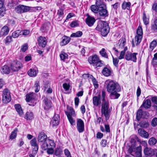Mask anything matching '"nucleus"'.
<instances>
[{
	"instance_id": "obj_1",
	"label": "nucleus",
	"mask_w": 157,
	"mask_h": 157,
	"mask_svg": "<svg viewBox=\"0 0 157 157\" xmlns=\"http://www.w3.org/2000/svg\"><path fill=\"white\" fill-rule=\"evenodd\" d=\"M108 92L110 93V98L112 99H118L120 94L118 93L121 91V88L117 82L112 80H106L105 82Z\"/></svg>"
},
{
	"instance_id": "obj_2",
	"label": "nucleus",
	"mask_w": 157,
	"mask_h": 157,
	"mask_svg": "<svg viewBox=\"0 0 157 157\" xmlns=\"http://www.w3.org/2000/svg\"><path fill=\"white\" fill-rule=\"evenodd\" d=\"M95 29L100 31L102 36H105L109 33L110 28L108 24L106 22L99 21L98 22L97 26Z\"/></svg>"
},
{
	"instance_id": "obj_3",
	"label": "nucleus",
	"mask_w": 157,
	"mask_h": 157,
	"mask_svg": "<svg viewBox=\"0 0 157 157\" xmlns=\"http://www.w3.org/2000/svg\"><path fill=\"white\" fill-rule=\"evenodd\" d=\"M111 109L109 108V103H102L101 108V113L102 115L105 117L106 121L109 119L110 116Z\"/></svg>"
},
{
	"instance_id": "obj_4",
	"label": "nucleus",
	"mask_w": 157,
	"mask_h": 157,
	"mask_svg": "<svg viewBox=\"0 0 157 157\" xmlns=\"http://www.w3.org/2000/svg\"><path fill=\"white\" fill-rule=\"evenodd\" d=\"M8 64L13 71H17L23 67L21 63L17 59H13L9 61Z\"/></svg>"
},
{
	"instance_id": "obj_5",
	"label": "nucleus",
	"mask_w": 157,
	"mask_h": 157,
	"mask_svg": "<svg viewBox=\"0 0 157 157\" xmlns=\"http://www.w3.org/2000/svg\"><path fill=\"white\" fill-rule=\"evenodd\" d=\"M26 100L27 102H29V105L30 106H34L36 103L35 100L36 94L34 93H30L26 95Z\"/></svg>"
},
{
	"instance_id": "obj_6",
	"label": "nucleus",
	"mask_w": 157,
	"mask_h": 157,
	"mask_svg": "<svg viewBox=\"0 0 157 157\" xmlns=\"http://www.w3.org/2000/svg\"><path fill=\"white\" fill-rule=\"evenodd\" d=\"M11 97L10 91L7 89H5L3 92L2 102L4 103H7L10 101Z\"/></svg>"
},
{
	"instance_id": "obj_7",
	"label": "nucleus",
	"mask_w": 157,
	"mask_h": 157,
	"mask_svg": "<svg viewBox=\"0 0 157 157\" xmlns=\"http://www.w3.org/2000/svg\"><path fill=\"white\" fill-rule=\"evenodd\" d=\"M30 7L23 5H19L15 8V11L18 13H21L29 11Z\"/></svg>"
},
{
	"instance_id": "obj_8",
	"label": "nucleus",
	"mask_w": 157,
	"mask_h": 157,
	"mask_svg": "<svg viewBox=\"0 0 157 157\" xmlns=\"http://www.w3.org/2000/svg\"><path fill=\"white\" fill-rule=\"evenodd\" d=\"M38 44L39 47L42 48L45 47L47 43V39L45 37L40 36L37 38Z\"/></svg>"
},
{
	"instance_id": "obj_9",
	"label": "nucleus",
	"mask_w": 157,
	"mask_h": 157,
	"mask_svg": "<svg viewBox=\"0 0 157 157\" xmlns=\"http://www.w3.org/2000/svg\"><path fill=\"white\" fill-rule=\"evenodd\" d=\"M77 128L79 133L83 132L84 130V123L80 119H77Z\"/></svg>"
},
{
	"instance_id": "obj_10",
	"label": "nucleus",
	"mask_w": 157,
	"mask_h": 157,
	"mask_svg": "<svg viewBox=\"0 0 157 157\" xmlns=\"http://www.w3.org/2000/svg\"><path fill=\"white\" fill-rule=\"evenodd\" d=\"M87 16V17L85 19L86 23L89 26L91 27L94 25L96 20L94 17L90 16L88 14Z\"/></svg>"
},
{
	"instance_id": "obj_11",
	"label": "nucleus",
	"mask_w": 157,
	"mask_h": 157,
	"mask_svg": "<svg viewBox=\"0 0 157 157\" xmlns=\"http://www.w3.org/2000/svg\"><path fill=\"white\" fill-rule=\"evenodd\" d=\"M89 63L94 66L101 67L103 65L102 61L100 59H88Z\"/></svg>"
},
{
	"instance_id": "obj_12",
	"label": "nucleus",
	"mask_w": 157,
	"mask_h": 157,
	"mask_svg": "<svg viewBox=\"0 0 157 157\" xmlns=\"http://www.w3.org/2000/svg\"><path fill=\"white\" fill-rule=\"evenodd\" d=\"M101 94H98L97 96H95L93 98V103L94 105L98 106L101 104Z\"/></svg>"
},
{
	"instance_id": "obj_13",
	"label": "nucleus",
	"mask_w": 157,
	"mask_h": 157,
	"mask_svg": "<svg viewBox=\"0 0 157 157\" xmlns=\"http://www.w3.org/2000/svg\"><path fill=\"white\" fill-rule=\"evenodd\" d=\"M151 101L150 99H145L141 105L140 107H144L145 109H149L151 106Z\"/></svg>"
},
{
	"instance_id": "obj_14",
	"label": "nucleus",
	"mask_w": 157,
	"mask_h": 157,
	"mask_svg": "<svg viewBox=\"0 0 157 157\" xmlns=\"http://www.w3.org/2000/svg\"><path fill=\"white\" fill-rule=\"evenodd\" d=\"M67 111H65V113L67 117H74L75 116V112L72 107L68 105H67Z\"/></svg>"
},
{
	"instance_id": "obj_15",
	"label": "nucleus",
	"mask_w": 157,
	"mask_h": 157,
	"mask_svg": "<svg viewBox=\"0 0 157 157\" xmlns=\"http://www.w3.org/2000/svg\"><path fill=\"white\" fill-rule=\"evenodd\" d=\"M144 152L145 155L149 156H152L155 154L153 149L150 148L146 147L144 150Z\"/></svg>"
},
{
	"instance_id": "obj_16",
	"label": "nucleus",
	"mask_w": 157,
	"mask_h": 157,
	"mask_svg": "<svg viewBox=\"0 0 157 157\" xmlns=\"http://www.w3.org/2000/svg\"><path fill=\"white\" fill-rule=\"evenodd\" d=\"M98 12L99 15L103 17H107L109 15L108 11L106 10V7L105 8H99Z\"/></svg>"
},
{
	"instance_id": "obj_17",
	"label": "nucleus",
	"mask_w": 157,
	"mask_h": 157,
	"mask_svg": "<svg viewBox=\"0 0 157 157\" xmlns=\"http://www.w3.org/2000/svg\"><path fill=\"white\" fill-rule=\"evenodd\" d=\"M47 138V136L44 132H41L39 134L38 140L39 142H44Z\"/></svg>"
},
{
	"instance_id": "obj_18",
	"label": "nucleus",
	"mask_w": 157,
	"mask_h": 157,
	"mask_svg": "<svg viewBox=\"0 0 157 157\" xmlns=\"http://www.w3.org/2000/svg\"><path fill=\"white\" fill-rule=\"evenodd\" d=\"M138 133L142 137L147 139L149 137V135L148 132L143 129L139 128L138 130Z\"/></svg>"
},
{
	"instance_id": "obj_19",
	"label": "nucleus",
	"mask_w": 157,
	"mask_h": 157,
	"mask_svg": "<svg viewBox=\"0 0 157 157\" xmlns=\"http://www.w3.org/2000/svg\"><path fill=\"white\" fill-rule=\"evenodd\" d=\"M142 36L136 35L135 37V41L134 39L132 40V47H134L135 46L134 43L136 44V45L139 44L141 42Z\"/></svg>"
},
{
	"instance_id": "obj_20",
	"label": "nucleus",
	"mask_w": 157,
	"mask_h": 157,
	"mask_svg": "<svg viewBox=\"0 0 157 157\" xmlns=\"http://www.w3.org/2000/svg\"><path fill=\"white\" fill-rule=\"evenodd\" d=\"M131 143L132 144L131 146L128 150V151L130 153H132L133 151L135 152V147L136 146V143L134 139H131Z\"/></svg>"
},
{
	"instance_id": "obj_21",
	"label": "nucleus",
	"mask_w": 157,
	"mask_h": 157,
	"mask_svg": "<svg viewBox=\"0 0 157 157\" xmlns=\"http://www.w3.org/2000/svg\"><path fill=\"white\" fill-rule=\"evenodd\" d=\"M11 69L7 65H4L1 69V72L3 74L8 75L10 73Z\"/></svg>"
},
{
	"instance_id": "obj_22",
	"label": "nucleus",
	"mask_w": 157,
	"mask_h": 157,
	"mask_svg": "<svg viewBox=\"0 0 157 157\" xmlns=\"http://www.w3.org/2000/svg\"><path fill=\"white\" fill-rule=\"evenodd\" d=\"M71 40V38L69 36H63L62 38V40L60 42V45L63 46L68 44Z\"/></svg>"
},
{
	"instance_id": "obj_23",
	"label": "nucleus",
	"mask_w": 157,
	"mask_h": 157,
	"mask_svg": "<svg viewBox=\"0 0 157 157\" xmlns=\"http://www.w3.org/2000/svg\"><path fill=\"white\" fill-rule=\"evenodd\" d=\"M43 101L44 103V109L47 110H48L52 106L51 102L48 101L47 98H44Z\"/></svg>"
},
{
	"instance_id": "obj_24",
	"label": "nucleus",
	"mask_w": 157,
	"mask_h": 157,
	"mask_svg": "<svg viewBox=\"0 0 157 157\" xmlns=\"http://www.w3.org/2000/svg\"><path fill=\"white\" fill-rule=\"evenodd\" d=\"M105 128L102 125L100 126V129L102 132H106V133H109L110 132L109 125V124H104Z\"/></svg>"
},
{
	"instance_id": "obj_25",
	"label": "nucleus",
	"mask_w": 157,
	"mask_h": 157,
	"mask_svg": "<svg viewBox=\"0 0 157 157\" xmlns=\"http://www.w3.org/2000/svg\"><path fill=\"white\" fill-rule=\"evenodd\" d=\"M14 107L20 116H22L23 114V112L21 105L19 104H15L14 105Z\"/></svg>"
},
{
	"instance_id": "obj_26",
	"label": "nucleus",
	"mask_w": 157,
	"mask_h": 157,
	"mask_svg": "<svg viewBox=\"0 0 157 157\" xmlns=\"http://www.w3.org/2000/svg\"><path fill=\"white\" fill-rule=\"evenodd\" d=\"M96 4L99 8H105L106 7L104 0H96Z\"/></svg>"
},
{
	"instance_id": "obj_27",
	"label": "nucleus",
	"mask_w": 157,
	"mask_h": 157,
	"mask_svg": "<svg viewBox=\"0 0 157 157\" xmlns=\"http://www.w3.org/2000/svg\"><path fill=\"white\" fill-rule=\"evenodd\" d=\"M137 54L136 53H127L125 55V59H136V55Z\"/></svg>"
},
{
	"instance_id": "obj_28",
	"label": "nucleus",
	"mask_w": 157,
	"mask_h": 157,
	"mask_svg": "<svg viewBox=\"0 0 157 157\" xmlns=\"http://www.w3.org/2000/svg\"><path fill=\"white\" fill-rule=\"evenodd\" d=\"M131 5V3L130 2L124 1L122 5V8L124 10L126 9L128 10H129L130 9Z\"/></svg>"
},
{
	"instance_id": "obj_29",
	"label": "nucleus",
	"mask_w": 157,
	"mask_h": 157,
	"mask_svg": "<svg viewBox=\"0 0 157 157\" xmlns=\"http://www.w3.org/2000/svg\"><path fill=\"white\" fill-rule=\"evenodd\" d=\"M33 117V114L31 111H29L26 112L25 116V118L27 120L32 119Z\"/></svg>"
},
{
	"instance_id": "obj_30",
	"label": "nucleus",
	"mask_w": 157,
	"mask_h": 157,
	"mask_svg": "<svg viewBox=\"0 0 157 157\" xmlns=\"http://www.w3.org/2000/svg\"><path fill=\"white\" fill-rule=\"evenodd\" d=\"M59 116L58 115H55L53 117L52 124L53 126H57L59 124Z\"/></svg>"
},
{
	"instance_id": "obj_31",
	"label": "nucleus",
	"mask_w": 157,
	"mask_h": 157,
	"mask_svg": "<svg viewBox=\"0 0 157 157\" xmlns=\"http://www.w3.org/2000/svg\"><path fill=\"white\" fill-rule=\"evenodd\" d=\"M111 72V71L107 67H105L102 71L103 74L107 77L110 75Z\"/></svg>"
},
{
	"instance_id": "obj_32",
	"label": "nucleus",
	"mask_w": 157,
	"mask_h": 157,
	"mask_svg": "<svg viewBox=\"0 0 157 157\" xmlns=\"http://www.w3.org/2000/svg\"><path fill=\"white\" fill-rule=\"evenodd\" d=\"M57 16H58V19L59 21L61 20L64 16L63 10L62 9H59L58 10Z\"/></svg>"
},
{
	"instance_id": "obj_33",
	"label": "nucleus",
	"mask_w": 157,
	"mask_h": 157,
	"mask_svg": "<svg viewBox=\"0 0 157 157\" xmlns=\"http://www.w3.org/2000/svg\"><path fill=\"white\" fill-rule=\"evenodd\" d=\"M49 27L48 24L47 23H44L41 26L40 30L42 32H44L47 31L49 29Z\"/></svg>"
},
{
	"instance_id": "obj_34",
	"label": "nucleus",
	"mask_w": 157,
	"mask_h": 157,
	"mask_svg": "<svg viewBox=\"0 0 157 157\" xmlns=\"http://www.w3.org/2000/svg\"><path fill=\"white\" fill-rule=\"evenodd\" d=\"M28 75L31 77H35L37 74L36 70L34 69H30L28 72Z\"/></svg>"
},
{
	"instance_id": "obj_35",
	"label": "nucleus",
	"mask_w": 157,
	"mask_h": 157,
	"mask_svg": "<svg viewBox=\"0 0 157 157\" xmlns=\"http://www.w3.org/2000/svg\"><path fill=\"white\" fill-rule=\"evenodd\" d=\"M99 53L103 58H108V55L105 48H102L101 50L99 51Z\"/></svg>"
},
{
	"instance_id": "obj_36",
	"label": "nucleus",
	"mask_w": 157,
	"mask_h": 157,
	"mask_svg": "<svg viewBox=\"0 0 157 157\" xmlns=\"http://www.w3.org/2000/svg\"><path fill=\"white\" fill-rule=\"evenodd\" d=\"M18 131V129L16 128L14 130L11 132L10 138V139L13 140L16 138L17 135V132Z\"/></svg>"
},
{
	"instance_id": "obj_37",
	"label": "nucleus",
	"mask_w": 157,
	"mask_h": 157,
	"mask_svg": "<svg viewBox=\"0 0 157 157\" xmlns=\"http://www.w3.org/2000/svg\"><path fill=\"white\" fill-rule=\"evenodd\" d=\"M157 140L154 137H151L150 138L148 141V144L151 146L155 145L157 143Z\"/></svg>"
},
{
	"instance_id": "obj_38",
	"label": "nucleus",
	"mask_w": 157,
	"mask_h": 157,
	"mask_svg": "<svg viewBox=\"0 0 157 157\" xmlns=\"http://www.w3.org/2000/svg\"><path fill=\"white\" fill-rule=\"evenodd\" d=\"M34 87L35 89V91L36 93H37L40 90V86L39 81L36 80L35 82Z\"/></svg>"
},
{
	"instance_id": "obj_39",
	"label": "nucleus",
	"mask_w": 157,
	"mask_h": 157,
	"mask_svg": "<svg viewBox=\"0 0 157 157\" xmlns=\"http://www.w3.org/2000/svg\"><path fill=\"white\" fill-rule=\"evenodd\" d=\"M91 11L95 13H97L99 10V8L96 5H92L90 7Z\"/></svg>"
},
{
	"instance_id": "obj_40",
	"label": "nucleus",
	"mask_w": 157,
	"mask_h": 157,
	"mask_svg": "<svg viewBox=\"0 0 157 157\" xmlns=\"http://www.w3.org/2000/svg\"><path fill=\"white\" fill-rule=\"evenodd\" d=\"M1 31L4 36H6L7 35L9 31L8 27L7 26H4L2 29Z\"/></svg>"
},
{
	"instance_id": "obj_41",
	"label": "nucleus",
	"mask_w": 157,
	"mask_h": 157,
	"mask_svg": "<svg viewBox=\"0 0 157 157\" xmlns=\"http://www.w3.org/2000/svg\"><path fill=\"white\" fill-rule=\"evenodd\" d=\"M82 35V31H78L75 33H72L71 35V37H81Z\"/></svg>"
},
{
	"instance_id": "obj_42",
	"label": "nucleus",
	"mask_w": 157,
	"mask_h": 157,
	"mask_svg": "<svg viewBox=\"0 0 157 157\" xmlns=\"http://www.w3.org/2000/svg\"><path fill=\"white\" fill-rule=\"evenodd\" d=\"M157 42L156 40H154L150 43L149 50L150 51H152L155 48L156 46Z\"/></svg>"
},
{
	"instance_id": "obj_43",
	"label": "nucleus",
	"mask_w": 157,
	"mask_h": 157,
	"mask_svg": "<svg viewBox=\"0 0 157 157\" xmlns=\"http://www.w3.org/2000/svg\"><path fill=\"white\" fill-rule=\"evenodd\" d=\"M143 20L144 23L145 25H147L149 24V19L146 16L145 12H144L143 15Z\"/></svg>"
},
{
	"instance_id": "obj_44",
	"label": "nucleus",
	"mask_w": 157,
	"mask_h": 157,
	"mask_svg": "<svg viewBox=\"0 0 157 157\" xmlns=\"http://www.w3.org/2000/svg\"><path fill=\"white\" fill-rule=\"evenodd\" d=\"M105 92L103 91H102L101 92V97L102 98V103L109 102L108 101H107L105 100Z\"/></svg>"
},
{
	"instance_id": "obj_45",
	"label": "nucleus",
	"mask_w": 157,
	"mask_h": 157,
	"mask_svg": "<svg viewBox=\"0 0 157 157\" xmlns=\"http://www.w3.org/2000/svg\"><path fill=\"white\" fill-rule=\"evenodd\" d=\"M20 35H21V31L17 30L12 33V36L14 38H17Z\"/></svg>"
},
{
	"instance_id": "obj_46",
	"label": "nucleus",
	"mask_w": 157,
	"mask_h": 157,
	"mask_svg": "<svg viewBox=\"0 0 157 157\" xmlns=\"http://www.w3.org/2000/svg\"><path fill=\"white\" fill-rule=\"evenodd\" d=\"M142 113L143 111L142 109H140L138 111L136 114V118L138 120H139L142 117Z\"/></svg>"
},
{
	"instance_id": "obj_47",
	"label": "nucleus",
	"mask_w": 157,
	"mask_h": 157,
	"mask_svg": "<svg viewBox=\"0 0 157 157\" xmlns=\"http://www.w3.org/2000/svg\"><path fill=\"white\" fill-rule=\"evenodd\" d=\"M90 78L92 79V81L95 87V88H98V82L96 80V79L92 75L90 76Z\"/></svg>"
},
{
	"instance_id": "obj_48",
	"label": "nucleus",
	"mask_w": 157,
	"mask_h": 157,
	"mask_svg": "<svg viewBox=\"0 0 157 157\" xmlns=\"http://www.w3.org/2000/svg\"><path fill=\"white\" fill-rule=\"evenodd\" d=\"M63 152L62 150L60 148H57L55 151V154L56 155L60 156Z\"/></svg>"
},
{
	"instance_id": "obj_49",
	"label": "nucleus",
	"mask_w": 157,
	"mask_h": 157,
	"mask_svg": "<svg viewBox=\"0 0 157 157\" xmlns=\"http://www.w3.org/2000/svg\"><path fill=\"white\" fill-rule=\"evenodd\" d=\"M33 148V153L36 155L38 149V145L37 144L32 146Z\"/></svg>"
},
{
	"instance_id": "obj_50",
	"label": "nucleus",
	"mask_w": 157,
	"mask_h": 157,
	"mask_svg": "<svg viewBox=\"0 0 157 157\" xmlns=\"http://www.w3.org/2000/svg\"><path fill=\"white\" fill-rule=\"evenodd\" d=\"M137 35L142 36L143 30L142 27L141 26H139L137 30Z\"/></svg>"
},
{
	"instance_id": "obj_51",
	"label": "nucleus",
	"mask_w": 157,
	"mask_h": 157,
	"mask_svg": "<svg viewBox=\"0 0 157 157\" xmlns=\"http://www.w3.org/2000/svg\"><path fill=\"white\" fill-rule=\"evenodd\" d=\"M59 56L61 59H67L68 58L67 54L64 52H62Z\"/></svg>"
},
{
	"instance_id": "obj_52",
	"label": "nucleus",
	"mask_w": 157,
	"mask_h": 157,
	"mask_svg": "<svg viewBox=\"0 0 157 157\" xmlns=\"http://www.w3.org/2000/svg\"><path fill=\"white\" fill-rule=\"evenodd\" d=\"M151 30L155 32H157V25L154 22L151 24Z\"/></svg>"
},
{
	"instance_id": "obj_53",
	"label": "nucleus",
	"mask_w": 157,
	"mask_h": 157,
	"mask_svg": "<svg viewBox=\"0 0 157 157\" xmlns=\"http://www.w3.org/2000/svg\"><path fill=\"white\" fill-rule=\"evenodd\" d=\"M5 44L10 43L12 41V38L11 36H8L4 39Z\"/></svg>"
},
{
	"instance_id": "obj_54",
	"label": "nucleus",
	"mask_w": 157,
	"mask_h": 157,
	"mask_svg": "<svg viewBox=\"0 0 157 157\" xmlns=\"http://www.w3.org/2000/svg\"><path fill=\"white\" fill-rule=\"evenodd\" d=\"M140 124L141 127L144 128H147L149 125L147 122L144 121H141Z\"/></svg>"
},
{
	"instance_id": "obj_55",
	"label": "nucleus",
	"mask_w": 157,
	"mask_h": 157,
	"mask_svg": "<svg viewBox=\"0 0 157 157\" xmlns=\"http://www.w3.org/2000/svg\"><path fill=\"white\" fill-rule=\"evenodd\" d=\"M41 147L43 150H45L48 149V147H50L49 146L47 142H44L41 145Z\"/></svg>"
},
{
	"instance_id": "obj_56",
	"label": "nucleus",
	"mask_w": 157,
	"mask_h": 157,
	"mask_svg": "<svg viewBox=\"0 0 157 157\" xmlns=\"http://www.w3.org/2000/svg\"><path fill=\"white\" fill-rule=\"evenodd\" d=\"M72 117L69 116L67 117L71 124L72 125H74L75 124V121Z\"/></svg>"
},
{
	"instance_id": "obj_57",
	"label": "nucleus",
	"mask_w": 157,
	"mask_h": 157,
	"mask_svg": "<svg viewBox=\"0 0 157 157\" xmlns=\"http://www.w3.org/2000/svg\"><path fill=\"white\" fill-rule=\"evenodd\" d=\"M47 141L48 143L50 144L49 146L50 147L51 146V147L52 148H54L55 147L56 145L53 140L48 139Z\"/></svg>"
},
{
	"instance_id": "obj_58",
	"label": "nucleus",
	"mask_w": 157,
	"mask_h": 157,
	"mask_svg": "<svg viewBox=\"0 0 157 157\" xmlns=\"http://www.w3.org/2000/svg\"><path fill=\"white\" fill-rule=\"evenodd\" d=\"M71 27L74 28L79 26V24L77 21H72L70 25Z\"/></svg>"
},
{
	"instance_id": "obj_59",
	"label": "nucleus",
	"mask_w": 157,
	"mask_h": 157,
	"mask_svg": "<svg viewBox=\"0 0 157 157\" xmlns=\"http://www.w3.org/2000/svg\"><path fill=\"white\" fill-rule=\"evenodd\" d=\"M151 99L153 105L157 104V96H152Z\"/></svg>"
},
{
	"instance_id": "obj_60",
	"label": "nucleus",
	"mask_w": 157,
	"mask_h": 157,
	"mask_svg": "<svg viewBox=\"0 0 157 157\" xmlns=\"http://www.w3.org/2000/svg\"><path fill=\"white\" fill-rule=\"evenodd\" d=\"M151 125L155 127L157 125V118L155 117L153 118L151 121Z\"/></svg>"
},
{
	"instance_id": "obj_61",
	"label": "nucleus",
	"mask_w": 157,
	"mask_h": 157,
	"mask_svg": "<svg viewBox=\"0 0 157 157\" xmlns=\"http://www.w3.org/2000/svg\"><path fill=\"white\" fill-rule=\"evenodd\" d=\"M5 7L0 8V17L3 16L5 13Z\"/></svg>"
},
{
	"instance_id": "obj_62",
	"label": "nucleus",
	"mask_w": 157,
	"mask_h": 157,
	"mask_svg": "<svg viewBox=\"0 0 157 157\" xmlns=\"http://www.w3.org/2000/svg\"><path fill=\"white\" fill-rule=\"evenodd\" d=\"M63 87L66 91L68 90L70 88V85L69 84L65 83L63 84Z\"/></svg>"
},
{
	"instance_id": "obj_63",
	"label": "nucleus",
	"mask_w": 157,
	"mask_h": 157,
	"mask_svg": "<svg viewBox=\"0 0 157 157\" xmlns=\"http://www.w3.org/2000/svg\"><path fill=\"white\" fill-rule=\"evenodd\" d=\"M17 0H13L12 2L9 3L8 4V6H10V7L14 6L17 4V3L16 2H17Z\"/></svg>"
},
{
	"instance_id": "obj_64",
	"label": "nucleus",
	"mask_w": 157,
	"mask_h": 157,
	"mask_svg": "<svg viewBox=\"0 0 157 157\" xmlns=\"http://www.w3.org/2000/svg\"><path fill=\"white\" fill-rule=\"evenodd\" d=\"M107 140H102L101 142V145L103 147H105L107 145Z\"/></svg>"
}]
</instances>
